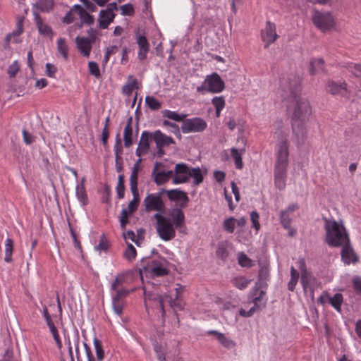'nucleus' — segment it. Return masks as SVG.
Masks as SVG:
<instances>
[{"instance_id": "1", "label": "nucleus", "mask_w": 361, "mask_h": 361, "mask_svg": "<svg viewBox=\"0 0 361 361\" xmlns=\"http://www.w3.org/2000/svg\"><path fill=\"white\" fill-rule=\"evenodd\" d=\"M298 89V81L295 78L290 80L283 76L280 79L279 91L281 92V97L284 99L291 98L288 111L292 121V140L300 147L307 140L312 106L308 99L295 94Z\"/></svg>"}, {"instance_id": "2", "label": "nucleus", "mask_w": 361, "mask_h": 361, "mask_svg": "<svg viewBox=\"0 0 361 361\" xmlns=\"http://www.w3.org/2000/svg\"><path fill=\"white\" fill-rule=\"evenodd\" d=\"M156 231L159 237L164 241L173 240L176 235V229L181 228L185 223V214L180 208L173 209L169 216L156 213Z\"/></svg>"}, {"instance_id": "3", "label": "nucleus", "mask_w": 361, "mask_h": 361, "mask_svg": "<svg viewBox=\"0 0 361 361\" xmlns=\"http://www.w3.org/2000/svg\"><path fill=\"white\" fill-rule=\"evenodd\" d=\"M288 155V144L287 140L284 138L277 145L274 172V184L279 190H283L286 187Z\"/></svg>"}, {"instance_id": "4", "label": "nucleus", "mask_w": 361, "mask_h": 361, "mask_svg": "<svg viewBox=\"0 0 361 361\" xmlns=\"http://www.w3.org/2000/svg\"><path fill=\"white\" fill-rule=\"evenodd\" d=\"M325 240L330 246L338 247L350 240L342 221L324 219Z\"/></svg>"}, {"instance_id": "5", "label": "nucleus", "mask_w": 361, "mask_h": 361, "mask_svg": "<svg viewBox=\"0 0 361 361\" xmlns=\"http://www.w3.org/2000/svg\"><path fill=\"white\" fill-rule=\"evenodd\" d=\"M177 286L178 287L175 289L176 295L174 298L168 294L159 295L157 293L147 292L144 287L145 304L146 308H148V301H156L159 304L161 309L162 317H164L166 312L164 310V303L166 300H167L170 307L175 311L182 310L183 309V302L180 297L181 293L185 290V286L180 284H177Z\"/></svg>"}, {"instance_id": "6", "label": "nucleus", "mask_w": 361, "mask_h": 361, "mask_svg": "<svg viewBox=\"0 0 361 361\" xmlns=\"http://www.w3.org/2000/svg\"><path fill=\"white\" fill-rule=\"evenodd\" d=\"M225 89V84L217 73L206 75L202 84L197 87V92L202 94L206 92L218 94Z\"/></svg>"}, {"instance_id": "7", "label": "nucleus", "mask_w": 361, "mask_h": 361, "mask_svg": "<svg viewBox=\"0 0 361 361\" xmlns=\"http://www.w3.org/2000/svg\"><path fill=\"white\" fill-rule=\"evenodd\" d=\"M165 190H161L157 193L148 194L143 200V204L147 212L155 211L157 213L162 214L165 210V203L162 199V195Z\"/></svg>"}, {"instance_id": "8", "label": "nucleus", "mask_w": 361, "mask_h": 361, "mask_svg": "<svg viewBox=\"0 0 361 361\" xmlns=\"http://www.w3.org/2000/svg\"><path fill=\"white\" fill-rule=\"evenodd\" d=\"M207 128V123L201 117L185 119L181 125V131L185 133H202Z\"/></svg>"}, {"instance_id": "9", "label": "nucleus", "mask_w": 361, "mask_h": 361, "mask_svg": "<svg viewBox=\"0 0 361 361\" xmlns=\"http://www.w3.org/2000/svg\"><path fill=\"white\" fill-rule=\"evenodd\" d=\"M312 21L315 26L323 32L333 28L335 25V19L329 12H319L316 11L312 16Z\"/></svg>"}, {"instance_id": "10", "label": "nucleus", "mask_w": 361, "mask_h": 361, "mask_svg": "<svg viewBox=\"0 0 361 361\" xmlns=\"http://www.w3.org/2000/svg\"><path fill=\"white\" fill-rule=\"evenodd\" d=\"M338 247L341 248V257L344 264H355L359 261V257L353 247L350 240Z\"/></svg>"}, {"instance_id": "11", "label": "nucleus", "mask_w": 361, "mask_h": 361, "mask_svg": "<svg viewBox=\"0 0 361 361\" xmlns=\"http://www.w3.org/2000/svg\"><path fill=\"white\" fill-rule=\"evenodd\" d=\"M190 169L186 164H177L173 171V183L178 185L188 182L190 179Z\"/></svg>"}, {"instance_id": "12", "label": "nucleus", "mask_w": 361, "mask_h": 361, "mask_svg": "<svg viewBox=\"0 0 361 361\" xmlns=\"http://www.w3.org/2000/svg\"><path fill=\"white\" fill-rule=\"evenodd\" d=\"M92 32H95L92 29L88 31L90 38L78 36L75 38V43L77 48L80 52L86 57H88L90 54L92 49V44L95 39V36L92 35Z\"/></svg>"}, {"instance_id": "13", "label": "nucleus", "mask_w": 361, "mask_h": 361, "mask_svg": "<svg viewBox=\"0 0 361 361\" xmlns=\"http://www.w3.org/2000/svg\"><path fill=\"white\" fill-rule=\"evenodd\" d=\"M326 90L331 94H339L344 97L350 96V92L345 81L336 82L334 80H329L326 85Z\"/></svg>"}, {"instance_id": "14", "label": "nucleus", "mask_w": 361, "mask_h": 361, "mask_svg": "<svg viewBox=\"0 0 361 361\" xmlns=\"http://www.w3.org/2000/svg\"><path fill=\"white\" fill-rule=\"evenodd\" d=\"M261 37L262 41L266 44V47L274 43L278 37L275 24L267 21L265 27L262 30Z\"/></svg>"}, {"instance_id": "15", "label": "nucleus", "mask_w": 361, "mask_h": 361, "mask_svg": "<svg viewBox=\"0 0 361 361\" xmlns=\"http://www.w3.org/2000/svg\"><path fill=\"white\" fill-rule=\"evenodd\" d=\"M152 139V133L145 130L142 133L138 147L135 151V154L137 157L141 158L142 155L147 154L149 152L150 142Z\"/></svg>"}, {"instance_id": "16", "label": "nucleus", "mask_w": 361, "mask_h": 361, "mask_svg": "<svg viewBox=\"0 0 361 361\" xmlns=\"http://www.w3.org/2000/svg\"><path fill=\"white\" fill-rule=\"evenodd\" d=\"M263 295H264V292L263 290H260L258 295L253 296L252 298V302H253L254 306L248 311L240 309L239 314L243 317H250L252 316L255 312L260 310L265 305V302H262Z\"/></svg>"}, {"instance_id": "17", "label": "nucleus", "mask_w": 361, "mask_h": 361, "mask_svg": "<svg viewBox=\"0 0 361 361\" xmlns=\"http://www.w3.org/2000/svg\"><path fill=\"white\" fill-rule=\"evenodd\" d=\"M32 15L39 34L51 39L54 36V32L51 26L43 22L41 16L36 11H32Z\"/></svg>"}, {"instance_id": "18", "label": "nucleus", "mask_w": 361, "mask_h": 361, "mask_svg": "<svg viewBox=\"0 0 361 361\" xmlns=\"http://www.w3.org/2000/svg\"><path fill=\"white\" fill-rule=\"evenodd\" d=\"M165 193L167 194L169 199L171 201L179 202V206L180 207H186L189 198L187 193L183 190L178 189H172L169 190H165Z\"/></svg>"}, {"instance_id": "19", "label": "nucleus", "mask_w": 361, "mask_h": 361, "mask_svg": "<svg viewBox=\"0 0 361 361\" xmlns=\"http://www.w3.org/2000/svg\"><path fill=\"white\" fill-rule=\"evenodd\" d=\"M143 269L145 272L149 273L153 276H163L168 274L166 266L159 261H152L150 264Z\"/></svg>"}, {"instance_id": "20", "label": "nucleus", "mask_w": 361, "mask_h": 361, "mask_svg": "<svg viewBox=\"0 0 361 361\" xmlns=\"http://www.w3.org/2000/svg\"><path fill=\"white\" fill-rule=\"evenodd\" d=\"M159 165V164L157 162L154 164V167L152 171V176L154 178V181L156 183V184L158 185H161L168 182L171 178H173V171L172 170L167 171H157V168Z\"/></svg>"}, {"instance_id": "21", "label": "nucleus", "mask_w": 361, "mask_h": 361, "mask_svg": "<svg viewBox=\"0 0 361 361\" xmlns=\"http://www.w3.org/2000/svg\"><path fill=\"white\" fill-rule=\"evenodd\" d=\"M136 43L138 45L137 58L140 61H143L147 58L149 50V44L145 35H136Z\"/></svg>"}, {"instance_id": "22", "label": "nucleus", "mask_w": 361, "mask_h": 361, "mask_svg": "<svg viewBox=\"0 0 361 361\" xmlns=\"http://www.w3.org/2000/svg\"><path fill=\"white\" fill-rule=\"evenodd\" d=\"M85 182V178L83 177L80 182L77 183L75 187V196L82 207L86 206L89 202Z\"/></svg>"}, {"instance_id": "23", "label": "nucleus", "mask_w": 361, "mask_h": 361, "mask_svg": "<svg viewBox=\"0 0 361 361\" xmlns=\"http://www.w3.org/2000/svg\"><path fill=\"white\" fill-rule=\"evenodd\" d=\"M152 135L157 148H163L174 142L171 137L162 133L159 130L154 131Z\"/></svg>"}, {"instance_id": "24", "label": "nucleus", "mask_w": 361, "mask_h": 361, "mask_svg": "<svg viewBox=\"0 0 361 361\" xmlns=\"http://www.w3.org/2000/svg\"><path fill=\"white\" fill-rule=\"evenodd\" d=\"M115 17L113 8H109L106 10H101L99 17V27L102 29L108 27Z\"/></svg>"}, {"instance_id": "25", "label": "nucleus", "mask_w": 361, "mask_h": 361, "mask_svg": "<svg viewBox=\"0 0 361 361\" xmlns=\"http://www.w3.org/2000/svg\"><path fill=\"white\" fill-rule=\"evenodd\" d=\"M22 32H23L22 25L20 23H18L17 29L16 30H14L13 32H12L11 33L8 34L6 35V37L5 38L4 48L5 49H8L10 48L9 44L11 42L15 43V44L20 43L21 42V39H20V35H21Z\"/></svg>"}, {"instance_id": "26", "label": "nucleus", "mask_w": 361, "mask_h": 361, "mask_svg": "<svg viewBox=\"0 0 361 361\" xmlns=\"http://www.w3.org/2000/svg\"><path fill=\"white\" fill-rule=\"evenodd\" d=\"M54 6V0H37L32 6V11H36L38 13H49L53 10Z\"/></svg>"}, {"instance_id": "27", "label": "nucleus", "mask_w": 361, "mask_h": 361, "mask_svg": "<svg viewBox=\"0 0 361 361\" xmlns=\"http://www.w3.org/2000/svg\"><path fill=\"white\" fill-rule=\"evenodd\" d=\"M207 333L209 334L214 335L218 341L226 348H231L235 345V343L233 340L221 332L216 330H210Z\"/></svg>"}, {"instance_id": "28", "label": "nucleus", "mask_w": 361, "mask_h": 361, "mask_svg": "<svg viewBox=\"0 0 361 361\" xmlns=\"http://www.w3.org/2000/svg\"><path fill=\"white\" fill-rule=\"evenodd\" d=\"M132 117H129L123 131L124 146L127 148L133 145V126Z\"/></svg>"}, {"instance_id": "29", "label": "nucleus", "mask_w": 361, "mask_h": 361, "mask_svg": "<svg viewBox=\"0 0 361 361\" xmlns=\"http://www.w3.org/2000/svg\"><path fill=\"white\" fill-rule=\"evenodd\" d=\"M142 161V159L139 158L137 163L133 166L130 176V187L132 193L138 192L137 178H138V164Z\"/></svg>"}, {"instance_id": "30", "label": "nucleus", "mask_w": 361, "mask_h": 361, "mask_svg": "<svg viewBox=\"0 0 361 361\" xmlns=\"http://www.w3.org/2000/svg\"><path fill=\"white\" fill-rule=\"evenodd\" d=\"M132 194L133 196V200L129 202L126 208H123L122 209V213L123 214L124 217L130 216L137 209L140 202L139 193L136 192Z\"/></svg>"}, {"instance_id": "31", "label": "nucleus", "mask_w": 361, "mask_h": 361, "mask_svg": "<svg viewBox=\"0 0 361 361\" xmlns=\"http://www.w3.org/2000/svg\"><path fill=\"white\" fill-rule=\"evenodd\" d=\"M137 88V80L133 76L128 77L127 82L122 87V93L126 96H130L135 89Z\"/></svg>"}, {"instance_id": "32", "label": "nucleus", "mask_w": 361, "mask_h": 361, "mask_svg": "<svg viewBox=\"0 0 361 361\" xmlns=\"http://www.w3.org/2000/svg\"><path fill=\"white\" fill-rule=\"evenodd\" d=\"M73 9L77 10V13L82 23H85L87 25H91L94 23L93 16L87 13L80 5H74Z\"/></svg>"}, {"instance_id": "33", "label": "nucleus", "mask_w": 361, "mask_h": 361, "mask_svg": "<svg viewBox=\"0 0 361 361\" xmlns=\"http://www.w3.org/2000/svg\"><path fill=\"white\" fill-rule=\"evenodd\" d=\"M290 279L289 282L288 283V289L290 291H294L295 289V286L298 282L300 278V274L298 271L294 267H291L290 269Z\"/></svg>"}, {"instance_id": "34", "label": "nucleus", "mask_w": 361, "mask_h": 361, "mask_svg": "<svg viewBox=\"0 0 361 361\" xmlns=\"http://www.w3.org/2000/svg\"><path fill=\"white\" fill-rule=\"evenodd\" d=\"M190 178H192L193 184L195 185H197L203 182L204 175L202 170L199 167L190 168Z\"/></svg>"}, {"instance_id": "35", "label": "nucleus", "mask_w": 361, "mask_h": 361, "mask_svg": "<svg viewBox=\"0 0 361 361\" xmlns=\"http://www.w3.org/2000/svg\"><path fill=\"white\" fill-rule=\"evenodd\" d=\"M245 149L238 150L235 147L231 149V157L235 161V167L238 169L243 168V164L242 161V154L244 153Z\"/></svg>"}, {"instance_id": "36", "label": "nucleus", "mask_w": 361, "mask_h": 361, "mask_svg": "<svg viewBox=\"0 0 361 361\" xmlns=\"http://www.w3.org/2000/svg\"><path fill=\"white\" fill-rule=\"evenodd\" d=\"M162 115L164 117H166L169 119L175 121H183L186 118L187 115L184 114H178L176 111H171V110H164L162 111Z\"/></svg>"}, {"instance_id": "37", "label": "nucleus", "mask_w": 361, "mask_h": 361, "mask_svg": "<svg viewBox=\"0 0 361 361\" xmlns=\"http://www.w3.org/2000/svg\"><path fill=\"white\" fill-rule=\"evenodd\" d=\"M57 51L64 60L68 58V49L64 38H59L57 40Z\"/></svg>"}, {"instance_id": "38", "label": "nucleus", "mask_w": 361, "mask_h": 361, "mask_svg": "<svg viewBox=\"0 0 361 361\" xmlns=\"http://www.w3.org/2000/svg\"><path fill=\"white\" fill-rule=\"evenodd\" d=\"M269 278V269L267 267L264 266L262 267L259 271L258 274V282L256 283V287L257 286H262L264 283L266 284L267 281Z\"/></svg>"}, {"instance_id": "39", "label": "nucleus", "mask_w": 361, "mask_h": 361, "mask_svg": "<svg viewBox=\"0 0 361 361\" xmlns=\"http://www.w3.org/2000/svg\"><path fill=\"white\" fill-rule=\"evenodd\" d=\"M343 301V298L341 293H336L333 297L329 298V302L334 309L338 312H341V305Z\"/></svg>"}, {"instance_id": "40", "label": "nucleus", "mask_w": 361, "mask_h": 361, "mask_svg": "<svg viewBox=\"0 0 361 361\" xmlns=\"http://www.w3.org/2000/svg\"><path fill=\"white\" fill-rule=\"evenodd\" d=\"M324 70V61L322 59H314L310 61V71L311 74H314L317 72Z\"/></svg>"}, {"instance_id": "41", "label": "nucleus", "mask_w": 361, "mask_h": 361, "mask_svg": "<svg viewBox=\"0 0 361 361\" xmlns=\"http://www.w3.org/2000/svg\"><path fill=\"white\" fill-rule=\"evenodd\" d=\"M300 275L301 285L304 291H307V289L310 288L312 281H314V279L309 271L302 273Z\"/></svg>"}, {"instance_id": "42", "label": "nucleus", "mask_w": 361, "mask_h": 361, "mask_svg": "<svg viewBox=\"0 0 361 361\" xmlns=\"http://www.w3.org/2000/svg\"><path fill=\"white\" fill-rule=\"evenodd\" d=\"M13 243L11 238H7L5 241V262L9 263L12 262Z\"/></svg>"}, {"instance_id": "43", "label": "nucleus", "mask_w": 361, "mask_h": 361, "mask_svg": "<svg viewBox=\"0 0 361 361\" xmlns=\"http://www.w3.org/2000/svg\"><path fill=\"white\" fill-rule=\"evenodd\" d=\"M145 104L152 111L159 110L161 106V103L152 96L145 97Z\"/></svg>"}, {"instance_id": "44", "label": "nucleus", "mask_w": 361, "mask_h": 361, "mask_svg": "<svg viewBox=\"0 0 361 361\" xmlns=\"http://www.w3.org/2000/svg\"><path fill=\"white\" fill-rule=\"evenodd\" d=\"M112 308L115 314L119 317L121 316L125 306L123 300H117L111 298Z\"/></svg>"}, {"instance_id": "45", "label": "nucleus", "mask_w": 361, "mask_h": 361, "mask_svg": "<svg viewBox=\"0 0 361 361\" xmlns=\"http://www.w3.org/2000/svg\"><path fill=\"white\" fill-rule=\"evenodd\" d=\"M345 67L355 77L358 78L361 75V63H348Z\"/></svg>"}, {"instance_id": "46", "label": "nucleus", "mask_w": 361, "mask_h": 361, "mask_svg": "<svg viewBox=\"0 0 361 361\" xmlns=\"http://www.w3.org/2000/svg\"><path fill=\"white\" fill-rule=\"evenodd\" d=\"M49 330H50V332L52 334V336H53V338L54 340L55 341V343L56 344V346L57 348L60 350L62 348V341L60 338V336H59V332H58V330L56 328V326H54V323H51V324H49V325H47Z\"/></svg>"}, {"instance_id": "47", "label": "nucleus", "mask_w": 361, "mask_h": 361, "mask_svg": "<svg viewBox=\"0 0 361 361\" xmlns=\"http://www.w3.org/2000/svg\"><path fill=\"white\" fill-rule=\"evenodd\" d=\"M235 226V219L229 217L226 219L223 222V228L229 233H233Z\"/></svg>"}, {"instance_id": "48", "label": "nucleus", "mask_w": 361, "mask_h": 361, "mask_svg": "<svg viewBox=\"0 0 361 361\" xmlns=\"http://www.w3.org/2000/svg\"><path fill=\"white\" fill-rule=\"evenodd\" d=\"M114 293L111 295V298L117 299V300H123L126 298L130 292L133 291L132 290H128L126 288L119 289L118 288L116 290H112Z\"/></svg>"}, {"instance_id": "49", "label": "nucleus", "mask_w": 361, "mask_h": 361, "mask_svg": "<svg viewBox=\"0 0 361 361\" xmlns=\"http://www.w3.org/2000/svg\"><path fill=\"white\" fill-rule=\"evenodd\" d=\"M116 193L118 198L122 199L125 194L124 177L121 174L118 177V183L116 186Z\"/></svg>"}, {"instance_id": "50", "label": "nucleus", "mask_w": 361, "mask_h": 361, "mask_svg": "<svg viewBox=\"0 0 361 361\" xmlns=\"http://www.w3.org/2000/svg\"><path fill=\"white\" fill-rule=\"evenodd\" d=\"M126 276L125 274L121 273L117 274L115 279L111 284V290H116L126 282Z\"/></svg>"}, {"instance_id": "51", "label": "nucleus", "mask_w": 361, "mask_h": 361, "mask_svg": "<svg viewBox=\"0 0 361 361\" xmlns=\"http://www.w3.org/2000/svg\"><path fill=\"white\" fill-rule=\"evenodd\" d=\"M123 256L128 261H132L135 259L136 257L135 247L132 244L128 243L127 248L123 252Z\"/></svg>"}, {"instance_id": "52", "label": "nucleus", "mask_w": 361, "mask_h": 361, "mask_svg": "<svg viewBox=\"0 0 361 361\" xmlns=\"http://www.w3.org/2000/svg\"><path fill=\"white\" fill-rule=\"evenodd\" d=\"M94 346L97 360H102L104 358V351L103 350L101 341L97 338H94Z\"/></svg>"}, {"instance_id": "53", "label": "nucleus", "mask_w": 361, "mask_h": 361, "mask_svg": "<svg viewBox=\"0 0 361 361\" xmlns=\"http://www.w3.org/2000/svg\"><path fill=\"white\" fill-rule=\"evenodd\" d=\"M233 285L240 290H243L247 287L250 281L247 280L244 277H236L233 279Z\"/></svg>"}, {"instance_id": "54", "label": "nucleus", "mask_w": 361, "mask_h": 361, "mask_svg": "<svg viewBox=\"0 0 361 361\" xmlns=\"http://www.w3.org/2000/svg\"><path fill=\"white\" fill-rule=\"evenodd\" d=\"M238 264L243 267H250L252 265V260L244 252L238 254Z\"/></svg>"}, {"instance_id": "55", "label": "nucleus", "mask_w": 361, "mask_h": 361, "mask_svg": "<svg viewBox=\"0 0 361 361\" xmlns=\"http://www.w3.org/2000/svg\"><path fill=\"white\" fill-rule=\"evenodd\" d=\"M118 47L116 45H112L107 47L105 50V54L102 60L103 65H106L109 61L110 56L112 54H116L118 51Z\"/></svg>"}, {"instance_id": "56", "label": "nucleus", "mask_w": 361, "mask_h": 361, "mask_svg": "<svg viewBox=\"0 0 361 361\" xmlns=\"http://www.w3.org/2000/svg\"><path fill=\"white\" fill-rule=\"evenodd\" d=\"M212 104L215 109L223 110L226 105V101L224 97L216 96L212 99Z\"/></svg>"}, {"instance_id": "57", "label": "nucleus", "mask_w": 361, "mask_h": 361, "mask_svg": "<svg viewBox=\"0 0 361 361\" xmlns=\"http://www.w3.org/2000/svg\"><path fill=\"white\" fill-rule=\"evenodd\" d=\"M88 69L91 75H94L96 78H99L101 76L99 66L94 61H90L88 63Z\"/></svg>"}, {"instance_id": "58", "label": "nucleus", "mask_w": 361, "mask_h": 361, "mask_svg": "<svg viewBox=\"0 0 361 361\" xmlns=\"http://www.w3.org/2000/svg\"><path fill=\"white\" fill-rule=\"evenodd\" d=\"M109 241L105 238L104 235H102L100 237L99 243V244L95 246V250L99 252L102 251H106L109 249Z\"/></svg>"}, {"instance_id": "59", "label": "nucleus", "mask_w": 361, "mask_h": 361, "mask_svg": "<svg viewBox=\"0 0 361 361\" xmlns=\"http://www.w3.org/2000/svg\"><path fill=\"white\" fill-rule=\"evenodd\" d=\"M259 219V215L258 212L256 211H252L250 213V220L252 221V226L255 228L257 232H258L259 230L260 229V224Z\"/></svg>"}, {"instance_id": "60", "label": "nucleus", "mask_w": 361, "mask_h": 361, "mask_svg": "<svg viewBox=\"0 0 361 361\" xmlns=\"http://www.w3.org/2000/svg\"><path fill=\"white\" fill-rule=\"evenodd\" d=\"M20 66L17 61H13L8 68L7 73L11 78L16 76L19 71Z\"/></svg>"}, {"instance_id": "61", "label": "nucleus", "mask_w": 361, "mask_h": 361, "mask_svg": "<svg viewBox=\"0 0 361 361\" xmlns=\"http://www.w3.org/2000/svg\"><path fill=\"white\" fill-rule=\"evenodd\" d=\"M281 223L285 228H288L291 223V219L287 211L281 212Z\"/></svg>"}, {"instance_id": "62", "label": "nucleus", "mask_w": 361, "mask_h": 361, "mask_svg": "<svg viewBox=\"0 0 361 361\" xmlns=\"http://www.w3.org/2000/svg\"><path fill=\"white\" fill-rule=\"evenodd\" d=\"M121 13L124 16H132L134 13V8L132 4H126L120 6Z\"/></svg>"}, {"instance_id": "63", "label": "nucleus", "mask_w": 361, "mask_h": 361, "mask_svg": "<svg viewBox=\"0 0 361 361\" xmlns=\"http://www.w3.org/2000/svg\"><path fill=\"white\" fill-rule=\"evenodd\" d=\"M352 285L355 291L361 294V277L359 276H354L352 279Z\"/></svg>"}, {"instance_id": "64", "label": "nucleus", "mask_w": 361, "mask_h": 361, "mask_svg": "<svg viewBox=\"0 0 361 361\" xmlns=\"http://www.w3.org/2000/svg\"><path fill=\"white\" fill-rule=\"evenodd\" d=\"M154 348L159 361H165L166 357L165 353L162 350V347L157 343L154 345Z\"/></svg>"}]
</instances>
